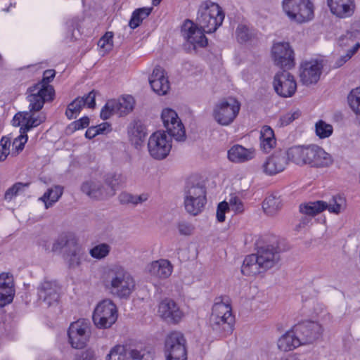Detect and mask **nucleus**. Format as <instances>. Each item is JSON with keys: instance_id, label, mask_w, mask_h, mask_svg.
Wrapping results in <instances>:
<instances>
[{"instance_id": "423d86ee", "label": "nucleus", "mask_w": 360, "mask_h": 360, "mask_svg": "<svg viewBox=\"0 0 360 360\" xmlns=\"http://www.w3.org/2000/svg\"><path fill=\"white\" fill-rule=\"evenodd\" d=\"M345 207V200L340 195L333 196L328 202L316 200L302 203L300 211L306 215L314 217L328 210L330 213L339 214Z\"/></svg>"}, {"instance_id": "37998d69", "label": "nucleus", "mask_w": 360, "mask_h": 360, "mask_svg": "<svg viewBox=\"0 0 360 360\" xmlns=\"http://www.w3.org/2000/svg\"><path fill=\"white\" fill-rule=\"evenodd\" d=\"M118 198L121 204H132L137 205L138 204L146 202L148 199V195L147 193H142L139 195H135L123 192L120 194Z\"/></svg>"}, {"instance_id": "338daca9", "label": "nucleus", "mask_w": 360, "mask_h": 360, "mask_svg": "<svg viewBox=\"0 0 360 360\" xmlns=\"http://www.w3.org/2000/svg\"><path fill=\"white\" fill-rule=\"evenodd\" d=\"M178 229L181 235L189 236L193 231V226L188 223L181 222L179 224Z\"/></svg>"}, {"instance_id": "6e6d98bb", "label": "nucleus", "mask_w": 360, "mask_h": 360, "mask_svg": "<svg viewBox=\"0 0 360 360\" xmlns=\"http://www.w3.org/2000/svg\"><path fill=\"white\" fill-rule=\"evenodd\" d=\"M112 32H106L105 35L99 39L98 42V46H100L102 49H105L106 51L111 50L112 48Z\"/></svg>"}, {"instance_id": "e2e57ef3", "label": "nucleus", "mask_w": 360, "mask_h": 360, "mask_svg": "<svg viewBox=\"0 0 360 360\" xmlns=\"http://www.w3.org/2000/svg\"><path fill=\"white\" fill-rule=\"evenodd\" d=\"M89 124V119L88 117H83L78 120L74 121L70 125V127L72 128L74 131L79 130L87 127Z\"/></svg>"}, {"instance_id": "e433bc0d", "label": "nucleus", "mask_w": 360, "mask_h": 360, "mask_svg": "<svg viewBox=\"0 0 360 360\" xmlns=\"http://www.w3.org/2000/svg\"><path fill=\"white\" fill-rule=\"evenodd\" d=\"M128 134L131 141L139 145L143 141L147 134L146 128L141 121L134 120L128 127Z\"/></svg>"}, {"instance_id": "f03ea898", "label": "nucleus", "mask_w": 360, "mask_h": 360, "mask_svg": "<svg viewBox=\"0 0 360 360\" xmlns=\"http://www.w3.org/2000/svg\"><path fill=\"white\" fill-rule=\"evenodd\" d=\"M103 283L105 288L114 296L127 299L135 288V281L122 266L113 264L105 273Z\"/></svg>"}, {"instance_id": "5fc2aeb1", "label": "nucleus", "mask_w": 360, "mask_h": 360, "mask_svg": "<svg viewBox=\"0 0 360 360\" xmlns=\"http://www.w3.org/2000/svg\"><path fill=\"white\" fill-rule=\"evenodd\" d=\"M238 41L240 43L248 41L251 36L249 28L244 25H239L236 29Z\"/></svg>"}, {"instance_id": "774afa93", "label": "nucleus", "mask_w": 360, "mask_h": 360, "mask_svg": "<svg viewBox=\"0 0 360 360\" xmlns=\"http://www.w3.org/2000/svg\"><path fill=\"white\" fill-rule=\"evenodd\" d=\"M96 130H98V134H105L111 131V125L108 122L101 123L96 126Z\"/></svg>"}, {"instance_id": "09e8293b", "label": "nucleus", "mask_w": 360, "mask_h": 360, "mask_svg": "<svg viewBox=\"0 0 360 360\" xmlns=\"http://www.w3.org/2000/svg\"><path fill=\"white\" fill-rule=\"evenodd\" d=\"M29 186L30 183L17 182L14 184L5 192L4 199L7 201H11L13 198L24 192Z\"/></svg>"}, {"instance_id": "aec40b11", "label": "nucleus", "mask_w": 360, "mask_h": 360, "mask_svg": "<svg viewBox=\"0 0 360 360\" xmlns=\"http://www.w3.org/2000/svg\"><path fill=\"white\" fill-rule=\"evenodd\" d=\"M205 32L198 28L191 20H186L181 26V34L187 42L191 44L193 49L203 48L207 45V39Z\"/></svg>"}, {"instance_id": "1a4fd4ad", "label": "nucleus", "mask_w": 360, "mask_h": 360, "mask_svg": "<svg viewBox=\"0 0 360 360\" xmlns=\"http://www.w3.org/2000/svg\"><path fill=\"white\" fill-rule=\"evenodd\" d=\"M41 109H32L31 103L29 102V111L19 112L15 115L12 120L14 127L20 126V133H27L32 129L38 127L46 120V116L43 112L36 114Z\"/></svg>"}, {"instance_id": "ddd939ff", "label": "nucleus", "mask_w": 360, "mask_h": 360, "mask_svg": "<svg viewBox=\"0 0 360 360\" xmlns=\"http://www.w3.org/2000/svg\"><path fill=\"white\" fill-rule=\"evenodd\" d=\"M91 335V324L88 320L79 319L70 324L68 335L71 346L75 349L85 347Z\"/></svg>"}, {"instance_id": "8fccbe9b", "label": "nucleus", "mask_w": 360, "mask_h": 360, "mask_svg": "<svg viewBox=\"0 0 360 360\" xmlns=\"http://www.w3.org/2000/svg\"><path fill=\"white\" fill-rule=\"evenodd\" d=\"M348 103L352 110L360 115V87L351 91L347 97Z\"/></svg>"}, {"instance_id": "052dcab7", "label": "nucleus", "mask_w": 360, "mask_h": 360, "mask_svg": "<svg viewBox=\"0 0 360 360\" xmlns=\"http://www.w3.org/2000/svg\"><path fill=\"white\" fill-rule=\"evenodd\" d=\"M229 210H232L236 213H241L244 210V206L242 201L236 196L231 197L229 200Z\"/></svg>"}, {"instance_id": "a878e982", "label": "nucleus", "mask_w": 360, "mask_h": 360, "mask_svg": "<svg viewBox=\"0 0 360 360\" xmlns=\"http://www.w3.org/2000/svg\"><path fill=\"white\" fill-rule=\"evenodd\" d=\"M106 360H144V354H141L139 351L127 345H117L111 349Z\"/></svg>"}, {"instance_id": "f8f14e48", "label": "nucleus", "mask_w": 360, "mask_h": 360, "mask_svg": "<svg viewBox=\"0 0 360 360\" xmlns=\"http://www.w3.org/2000/svg\"><path fill=\"white\" fill-rule=\"evenodd\" d=\"M134 103V98L129 95L122 96L117 100H109L101 109V117L105 120L113 115H126L132 111Z\"/></svg>"}, {"instance_id": "7ed1b4c3", "label": "nucleus", "mask_w": 360, "mask_h": 360, "mask_svg": "<svg viewBox=\"0 0 360 360\" xmlns=\"http://www.w3.org/2000/svg\"><path fill=\"white\" fill-rule=\"evenodd\" d=\"M234 323L229 298L226 296L216 297L210 317V325L213 330L226 335L232 333Z\"/></svg>"}, {"instance_id": "79ce46f5", "label": "nucleus", "mask_w": 360, "mask_h": 360, "mask_svg": "<svg viewBox=\"0 0 360 360\" xmlns=\"http://www.w3.org/2000/svg\"><path fill=\"white\" fill-rule=\"evenodd\" d=\"M153 7H143L136 9L129 20V25L131 29L138 27L142 21L151 13Z\"/></svg>"}, {"instance_id": "6e6552de", "label": "nucleus", "mask_w": 360, "mask_h": 360, "mask_svg": "<svg viewBox=\"0 0 360 360\" xmlns=\"http://www.w3.org/2000/svg\"><path fill=\"white\" fill-rule=\"evenodd\" d=\"M283 9L291 21L304 23L314 17L312 1H283Z\"/></svg>"}, {"instance_id": "4be33fe9", "label": "nucleus", "mask_w": 360, "mask_h": 360, "mask_svg": "<svg viewBox=\"0 0 360 360\" xmlns=\"http://www.w3.org/2000/svg\"><path fill=\"white\" fill-rule=\"evenodd\" d=\"M289 161L287 150L276 151L264 162L263 172L270 176L277 174L286 168Z\"/></svg>"}, {"instance_id": "20e7f679", "label": "nucleus", "mask_w": 360, "mask_h": 360, "mask_svg": "<svg viewBox=\"0 0 360 360\" xmlns=\"http://www.w3.org/2000/svg\"><path fill=\"white\" fill-rule=\"evenodd\" d=\"M55 75L54 70H46L44 72L41 81L27 89V100L31 103L32 109H42L45 103L54 99L55 90L49 83Z\"/></svg>"}, {"instance_id": "c03bdc74", "label": "nucleus", "mask_w": 360, "mask_h": 360, "mask_svg": "<svg viewBox=\"0 0 360 360\" xmlns=\"http://www.w3.org/2000/svg\"><path fill=\"white\" fill-rule=\"evenodd\" d=\"M111 250L110 245L105 243H99L89 250V255L94 259L102 260L107 257Z\"/></svg>"}, {"instance_id": "13d9d810", "label": "nucleus", "mask_w": 360, "mask_h": 360, "mask_svg": "<svg viewBox=\"0 0 360 360\" xmlns=\"http://www.w3.org/2000/svg\"><path fill=\"white\" fill-rule=\"evenodd\" d=\"M300 116L301 111L300 110L289 112L281 117V124L282 125H288L298 119Z\"/></svg>"}, {"instance_id": "4468645a", "label": "nucleus", "mask_w": 360, "mask_h": 360, "mask_svg": "<svg viewBox=\"0 0 360 360\" xmlns=\"http://www.w3.org/2000/svg\"><path fill=\"white\" fill-rule=\"evenodd\" d=\"M186 339L184 335L174 331L167 335L165 340L167 360H187Z\"/></svg>"}, {"instance_id": "2f4dec72", "label": "nucleus", "mask_w": 360, "mask_h": 360, "mask_svg": "<svg viewBox=\"0 0 360 360\" xmlns=\"http://www.w3.org/2000/svg\"><path fill=\"white\" fill-rule=\"evenodd\" d=\"M255 149L245 148L236 144L228 150V158L233 162H244L252 160L255 157Z\"/></svg>"}, {"instance_id": "3c124183", "label": "nucleus", "mask_w": 360, "mask_h": 360, "mask_svg": "<svg viewBox=\"0 0 360 360\" xmlns=\"http://www.w3.org/2000/svg\"><path fill=\"white\" fill-rule=\"evenodd\" d=\"M6 288L0 289V307H4L13 301L15 295L14 287L9 288V291Z\"/></svg>"}, {"instance_id": "6ab92c4d", "label": "nucleus", "mask_w": 360, "mask_h": 360, "mask_svg": "<svg viewBox=\"0 0 360 360\" xmlns=\"http://www.w3.org/2000/svg\"><path fill=\"white\" fill-rule=\"evenodd\" d=\"M323 68L322 60H306L300 66V80L305 85L316 84L320 79Z\"/></svg>"}, {"instance_id": "c9c22d12", "label": "nucleus", "mask_w": 360, "mask_h": 360, "mask_svg": "<svg viewBox=\"0 0 360 360\" xmlns=\"http://www.w3.org/2000/svg\"><path fill=\"white\" fill-rule=\"evenodd\" d=\"M307 152L308 146H295L287 150L290 161L300 166L307 165Z\"/></svg>"}, {"instance_id": "f257e3e1", "label": "nucleus", "mask_w": 360, "mask_h": 360, "mask_svg": "<svg viewBox=\"0 0 360 360\" xmlns=\"http://www.w3.org/2000/svg\"><path fill=\"white\" fill-rule=\"evenodd\" d=\"M280 260V254L277 246L264 245L258 247L256 254L245 257L241 266L243 275L250 276L264 272L274 267Z\"/></svg>"}, {"instance_id": "0eeeda50", "label": "nucleus", "mask_w": 360, "mask_h": 360, "mask_svg": "<svg viewBox=\"0 0 360 360\" xmlns=\"http://www.w3.org/2000/svg\"><path fill=\"white\" fill-rule=\"evenodd\" d=\"M118 317L116 305L110 300L100 302L96 307L92 319L94 325L100 329L110 328Z\"/></svg>"}, {"instance_id": "4c0bfd02", "label": "nucleus", "mask_w": 360, "mask_h": 360, "mask_svg": "<svg viewBox=\"0 0 360 360\" xmlns=\"http://www.w3.org/2000/svg\"><path fill=\"white\" fill-rule=\"evenodd\" d=\"M274 130L267 125L262 127L260 131V146L264 152H269L276 145Z\"/></svg>"}, {"instance_id": "ea45409f", "label": "nucleus", "mask_w": 360, "mask_h": 360, "mask_svg": "<svg viewBox=\"0 0 360 360\" xmlns=\"http://www.w3.org/2000/svg\"><path fill=\"white\" fill-rule=\"evenodd\" d=\"M63 194V187L60 186H56L53 188H49L46 192L44 193L40 200L45 204L46 209L53 206L56 202Z\"/></svg>"}, {"instance_id": "dca6fc26", "label": "nucleus", "mask_w": 360, "mask_h": 360, "mask_svg": "<svg viewBox=\"0 0 360 360\" xmlns=\"http://www.w3.org/2000/svg\"><path fill=\"white\" fill-rule=\"evenodd\" d=\"M272 57L275 65L283 70H290L295 65V54L288 42H278L272 47Z\"/></svg>"}, {"instance_id": "cd10ccee", "label": "nucleus", "mask_w": 360, "mask_h": 360, "mask_svg": "<svg viewBox=\"0 0 360 360\" xmlns=\"http://www.w3.org/2000/svg\"><path fill=\"white\" fill-rule=\"evenodd\" d=\"M64 257L70 269H79L82 262L87 260L86 252L77 241L71 248L64 251Z\"/></svg>"}, {"instance_id": "f3484780", "label": "nucleus", "mask_w": 360, "mask_h": 360, "mask_svg": "<svg viewBox=\"0 0 360 360\" xmlns=\"http://www.w3.org/2000/svg\"><path fill=\"white\" fill-rule=\"evenodd\" d=\"M274 88L281 97H291L297 89L294 77L285 70L279 71L274 76Z\"/></svg>"}, {"instance_id": "bf43d9fd", "label": "nucleus", "mask_w": 360, "mask_h": 360, "mask_svg": "<svg viewBox=\"0 0 360 360\" xmlns=\"http://www.w3.org/2000/svg\"><path fill=\"white\" fill-rule=\"evenodd\" d=\"M229 210V203L226 201L221 202L219 203L217 209V219L219 222H224L225 221L226 217L225 214L227 211Z\"/></svg>"}, {"instance_id": "a19ab883", "label": "nucleus", "mask_w": 360, "mask_h": 360, "mask_svg": "<svg viewBox=\"0 0 360 360\" xmlns=\"http://www.w3.org/2000/svg\"><path fill=\"white\" fill-rule=\"evenodd\" d=\"M77 241V240L72 236H60L53 243L51 252H60L63 248L65 251L68 250V249L71 248Z\"/></svg>"}, {"instance_id": "69168bd1", "label": "nucleus", "mask_w": 360, "mask_h": 360, "mask_svg": "<svg viewBox=\"0 0 360 360\" xmlns=\"http://www.w3.org/2000/svg\"><path fill=\"white\" fill-rule=\"evenodd\" d=\"M96 91L92 90L88 94L80 97V98H83L84 101H85V105H87L89 108H94L96 105Z\"/></svg>"}, {"instance_id": "b1692460", "label": "nucleus", "mask_w": 360, "mask_h": 360, "mask_svg": "<svg viewBox=\"0 0 360 360\" xmlns=\"http://www.w3.org/2000/svg\"><path fill=\"white\" fill-rule=\"evenodd\" d=\"M307 165L313 167H328L333 163L331 155L316 145L308 146Z\"/></svg>"}, {"instance_id": "a211bd4d", "label": "nucleus", "mask_w": 360, "mask_h": 360, "mask_svg": "<svg viewBox=\"0 0 360 360\" xmlns=\"http://www.w3.org/2000/svg\"><path fill=\"white\" fill-rule=\"evenodd\" d=\"M302 345L310 344L319 338L322 333L321 326L312 321H304L294 326Z\"/></svg>"}, {"instance_id": "9b49d317", "label": "nucleus", "mask_w": 360, "mask_h": 360, "mask_svg": "<svg viewBox=\"0 0 360 360\" xmlns=\"http://www.w3.org/2000/svg\"><path fill=\"white\" fill-rule=\"evenodd\" d=\"M240 108V103L232 97L222 100L214 108V119L221 125H229L233 122Z\"/></svg>"}, {"instance_id": "39448f33", "label": "nucleus", "mask_w": 360, "mask_h": 360, "mask_svg": "<svg viewBox=\"0 0 360 360\" xmlns=\"http://www.w3.org/2000/svg\"><path fill=\"white\" fill-rule=\"evenodd\" d=\"M225 14L222 8L215 2L210 1L198 17V23L205 33L214 32L221 25Z\"/></svg>"}, {"instance_id": "c756f323", "label": "nucleus", "mask_w": 360, "mask_h": 360, "mask_svg": "<svg viewBox=\"0 0 360 360\" xmlns=\"http://www.w3.org/2000/svg\"><path fill=\"white\" fill-rule=\"evenodd\" d=\"M172 265L167 259H159L152 262L147 266V271L154 277L167 278L172 272Z\"/></svg>"}, {"instance_id": "864d4df0", "label": "nucleus", "mask_w": 360, "mask_h": 360, "mask_svg": "<svg viewBox=\"0 0 360 360\" xmlns=\"http://www.w3.org/2000/svg\"><path fill=\"white\" fill-rule=\"evenodd\" d=\"M11 140L7 137H2L0 141V161H4L10 153Z\"/></svg>"}, {"instance_id": "2eb2a0df", "label": "nucleus", "mask_w": 360, "mask_h": 360, "mask_svg": "<svg viewBox=\"0 0 360 360\" xmlns=\"http://www.w3.org/2000/svg\"><path fill=\"white\" fill-rule=\"evenodd\" d=\"M161 118L169 136L174 138L176 141H185L184 126L174 110L164 109L161 114Z\"/></svg>"}, {"instance_id": "a18cd8bd", "label": "nucleus", "mask_w": 360, "mask_h": 360, "mask_svg": "<svg viewBox=\"0 0 360 360\" xmlns=\"http://www.w3.org/2000/svg\"><path fill=\"white\" fill-rule=\"evenodd\" d=\"M197 199H191L188 201V199H184V207L188 213L196 216L203 210L207 200H200L199 203Z\"/></svg>"}, {"instance_id": "58836bf2", "label": "nucleus", "mask_w": 360, "mask_h": 360, "mask_svg": "<svg viewBox=\"0 0 360 360\" xmlns=\"http://www.w3.org/2000/svg\"><path fill=\"white\" fill-rule=\"evenodd\" d=\"M282 207V200L279 196L271 194L263 202L262 208L264 212L270 216L275 214Z\"/></svg>"}, {"instance_id": "72a5a7b5", "label": "nucleus", "mask_w": 360, "mask_h": 360, "mask_svg": "<svg viewBox=\"0 0 360 360\" xmlns=\"http://www.w3.org/2000/svg\"><path fill=\"white\" fill-rule=\"evenodd\" d=\"M331 13L339 18L351 16L354 11L353 1H327Z\"/></svg>"}, {"instance_id": "473e14b6", "label": "nucleus", "mask_w": 360, "mask_h": 360, "mask_svg": "<svg viewBox=\"0 0 360 360\" xmlns=\"http://www.w3.org/2000/svg\"><path fill=\"white\" fill-rule=\"evenodd\" d=\"M301 345L302 344L295 333L294 327L278 340V347L283 352L292 350Z\"/></svg>"}, {"instance_id": "9d476101", "label": "nucleus", "mask_w": 360, "mask_h": 360, "mask_svg": "<svg viewBox=\"0 0 360 360\" xmlns=\"http://www.w3.org/2000/svg\"><path fill=\"white\" fill-rule=\"evenodd\" d=\"M172 138L164 131H157L149 138L148 150L150 155L155 160L166 158L172 148Z\"/></svg>"}, {"instance_id": "412c9836", "label": "nucleus", "mask_w": 360, "mask_h": 360, "mask_svg": "<svg viewBox=\"0 0 360 360\" xmlns=\"http://www.w3.org/2000/svg\"><path fill=\"white\" fill-rule=\"evenodd\" d=\"M205 32L198 28L191 20H186L181 26V34L187 42L191 44L193 49L203 48L207 45V39Z\"/></svg>"}, {"instance_id": "f704fd0d", "label": "nucleus", "mask_w": 360, "mask_h": 360, "mask_svg": "<svg viewBox=\"0 0 360 360\" xmlns=\"http://www.w3.org/2000/svg\"><path fill=\"white\" fill-rule=\"evenodd\" d=\"M127 178L120 173H108L105 176L104 181L108 188L107 193L109 197L113 196L120 186L126 182Z\"/></svg>"}, {"instance_id": "393cba45", "label": "nucleus", "mask_w": 360, "mask_h": 360, "mask_svg": "<svg viewBox=\"0 0 360 360\" xmlns=\"http://www.w3.org/2000/svg\"><path fill=\"white\" fill-rule=\"evenodd\" d=\"M158 313L167 322L179 323L184 316V313L178 305L172 300H165L159 305Z\"/></svg>"}, {"instance_id": "5701e85b", "label": "nucleus", "mask_w": 360, "mask_h": 360, "mask_svg": "<svg viewBox=\"0 0 360 360\" xmlns=\"http://www.w3.org/2000/svg\"><path fill=\"white\" fill-rule=\"evenodd\" d=\"M60 288L55 281L44 280L37 288L40 300L50 307L58 302Z\"/></svg>"}, {"instance_id": "7c9ffc66", "label": "nucleus", "mask_w": 360, "mask_h": 360, "mask_svg": "<svg viewBox=\"0 0 360 360\" xmlns=\"http://www.w3.org/2000/svg\"><path fill=\"white\" fill-rule=\"evenodd\" d=\"M81 191L93 199L101 200L108 198L106 188H105L100 181H87L81 186Z\"/></svg>"}, {"instance_id": "4d7b16f0", "label": "nucleus", "mask_w": 360, "mask_h": 360, "mask_svg": "<svg viewBox=\"0 0 360 360\" xmlns=\"http://www.w3.org/2000/svg\"><path fill=\"white\" fill-rule=\"evenodd\" d=\"M12 287H14L13 276L5 272L0 274V289L7 288L9 291V288Z\"/></svg>"}, {"instance_id": "603ef678", "label": "nucleus", "mask_w": 360, "mask_h": 360, "mask_svg": "<svg viewBox=\"0 0 360 360\" xmlns=\"http://www.w3.org/2000/svg\"><path fill=\"white\" fill-rule=\"evenodd\" d=\"M28 136L25 133H20V134L16 137L13 141V150L14 153L18 154L24 148L25 144L27 143Z\"/></svg>"}, {"instance_id": "49530a36", "label": "nucleus", "mask_w": 360, "mask_h": 360, "mask_svg": "<svg viewBox=\"0 0 360 360\" xmlns=\"http://www.w3.org/2000/svg\"><path fill=\"white\" fill-rule=\"evenodd\" d=\"M84 106H85V101L79 96L68 105L65 111V115L69 120L75 118Z\"/></svg>"}, {"instance_id": "0e129e2a", "label": "nucleus", "mask_w": 360, "mask_h": 360, "mask_svg": "<svg viewBox=\"0 0 360 360\" xmlns=\"http://www.w3.org/2000/svg\"><path fill=\"white\" fill-rule=\"evenodd\" d=\"M360 48V43L356 42L352 47V49H349L345 56H342L340 58V63L339 65H342L343 63H346L349 59L352 58V56L359 50Z\"/></svg>"}, {"instance_id": "c85d7f7f", "label": "nucleus", "mask_w": 360, "mask_h": 360, "mask_svg": "<svg viewBox=\"0 0 360 360\" xmlns=\"http://www.w3.org/2000/svg\"><path fill=\"white\" fill-rule=\"evenodd\" d=\"M184 199H188V201L191 199H197L199 203L200 200H207L206 188L199 181L191 178L186 181L184 189Z\"/></svg>"}, {"instance_id": "680f3d73", "label": "nucleus", "mask_w": 360, "mask_h": 360, "mask_svg": "<svg viewBox=\"0 0 360 360\" xmlns=\"http://www.w3.org/2000/svg\"><path fill=\"white\" fill-rule=\"evenodd\" d=\"M75 360H96L95 352L91 349L81 351L75 354Z\"/></svg>"}, {"instance_id": "de8ad7c7", "label": "nucleus", "mask_w": 360, "mask_h": 360, "mask_svg": "<svg viewBox=\"0 0 360 360\" xmlns=\"http://www.w3.org/2000/svg\"><path fill=\"white\" fill-rule=\"evenodd\" d=\"M333 131V126L322 120H319L315 124V133L320 139L328 138L332 135Z\"/></svg>"}, {"instance_id": "bb28decb", "label": "nucleus", "mask_w": 360, "mask_h": 360, "mask_svg": "<svg viewBox=\"0 0 360 360\" xmlns=\"http://www.w3.org/2000/svg\"><path fill=\"white\" fill-rule=\"evenodd\" d=\"M152 89L159 95H165L169 89V82L165 70L160 66H156L149 78Z\"/></svg>"}]
</instances>
